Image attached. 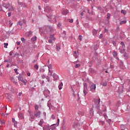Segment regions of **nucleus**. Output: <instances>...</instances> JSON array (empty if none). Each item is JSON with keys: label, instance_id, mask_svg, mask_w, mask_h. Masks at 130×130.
I'll return each instance as SVG.
<instances>
[{"label": "nucleus", "instance_id": "nucleus-64", "mask_svg": "<svg viewBox=\"0 0 130 130\" xmlns=\"http://www.w3.org/2000/svg\"><path fill=\"white\" fill-rule=\"evenodd\" d=\"M39 10H40L41 9V8L39 6Z\"/></svg>", "mask_w": 130, "mask_h": 130}, {"label": "nucleus", "instance_id": "nucleus-63", "mask_svg": "<svg viewBox=\"0 0 130 130\" xmlns=\"http://www.w3.org/2000/svg\"><path fill=\"white\" fill-rule=\"evenodd\" d=\"M45 77V75H43L42 78L44 79Z\"/></svg>", "mask_w": 130, "mask_h": 130}, {"label": "nucleus", "instance_id": "nucleus-49", "mask_svg": "<svg viewBox=\"0 0 130 130\" xmlns=\"http://www.w3.org/2000/svg\"><path fill=\"white\" fill-rule=\"evenodd\" d=\"M16 44H17L18 46L20 45V42H16Z\"/></svg>", "mask_w": 130, "mask_h": 130}, {"label": "nucleus", "instance_id": "nucleus-3", "mask_svg": "<svg viewBox=\"0 0 130 130\" xmlns=\"http://www.w3.org/2000/svg\"><path fill=\"white\" fill-rule=\"evenodd\" d=\"M83 93L86 95L88 93V86L87 83H83Z\"/></svg>", "mask_w": 130, "mask_h": 130}, {"label": "nucleus", "instance_id": "nucleus-42", "mask_svg": "<svg viewBox=\"0 0 130 130\" xmlns=\"http://www.w3.org/2000/svg\"><path fill=\"white\" fill-rule=\"evenodd\" d=\"M44 2H45V3H48L49 1V0H42Z\"/></svg>", "mask_w": 130, "mask_h": 130}, {"label": "nucleus", "instance_id": "nucleus-61", "mask_svg": "<svg viewBox=\"0 0 130 130\" xmlns=\"http://www.w3.org/2000/svg\"><path fill=\"white\" fill-rule=\"evenodd\" d=\"M4 62H8V60H5L4 61Z\"/></svg>", "mask_w": 130, "mask_h": 130}, {"label": "nucleus", "instance_id": "nucleus-15", "mask_svg": "<svg viewBox=\"0 0 130 130\" xmlns=\"http://www.w3.org/2000/svg\"><path fill=\"white\" fill-rule=\"evenodd\" d=\"M31 41H32L33 42H34V41H36V40H37V37H36V36L33 37L31 39Z\"/></svg>", "mask_w": 130, "mask_h": 130}, {"label": "nucleus", "instance_id": "nucleus-46", "mask_svg": "<svg viewBox=\"0 0 130 130\" xmlns=\"http://www.w3.org/2000/svg\"><path fill=\"white\" fill-rule=\"evenodd\" d=\"M73 22H74L73 19H71V20H70V21H69V22H70V23H73Z\"/></svg>", "mask_w": 130, "mask_h": 130}, {"label": "nucleus", "instance_id": "nucleus-50", "mask_svg": "<svg viewBox=\"0 0 130 130\" xmlns=\"http://www.w3.org/2000/svg\"><path fill=\"white\" fill-rule=\"evenodd\" d=\"M27 74L28 77L30 76V73L29 72H28Z\"/></svg>", "mask_w": 130, "mask_h": 130}, {"label": "nucleus", "instance_id": "nucleus-4", "mask_svg": "<svg viewBox=\"0 0 130 130\" xmlns=\"http://www.w3.org/2000/svg\"><path fill=\"white\" fill-rule=\"evenodd\" d=\"M18 80L21 81L23 83H24V85H26V83L27 82V80L24 79L23 78V76L22 75L19 74L18 77Z\"/></svg>", "mask_w": 130, "mask_h": 130}, {"label": "nucleus", "instance_id": "nucleus-14", "mask_svg": "<svg viewBox=\"0 0 130 130\" xmlns=\"http://www.w3.org/2000/svg\"><path fill=\"white\" fill-rule=\"evenodd\" d=\"M62 86H63V83H62V82H61V83L59 84V85L58 86L59 89V90H61Z\"/></svg>", "mask_w": 130, "mask_h": 130}, {"label": "nucleus", "instance_id": "nucleus-57", "mask_svg": "<svg viewBox=\"0 0 130 130\" xmlns=\"http://www.w3.org/2000/svg\"><path fill=\"white\" fill-rule=\"evenodd\" d=\"M81 15L83 16V12L81 13Z\"/></svg>", "mask_w": 130, "mask_h": 130}, {"label": "nucleus", "instance_id": "nucleus-39", "mask_svg": "<svg viewBox=\"0 0 130 130\" xmlns=\"http://www.w3.org/2000/svg\"><path fill=\"white\" fill-rule=\"evenodd\" d=\"M38 108H39L38 106V105H36V106H35V109H36V110H38Z\"/></svg>", "mask_w": 130, "mask_h": 130}, {"label": "nucleus", "instance_id": "nucleus-44", "mask_svg": "<svg viewBox=\"0 0 130 130\" xmlns=\"http://www.w3.org/2000/svg\"><path fill=\"white\" fill-rule=\"evenodd\" d=\"M107 82H105L103 84V85L105 86H107Z\"/></svg>", "mask_w": 130, "mask_h": 130}, {"label": "nucleus", "instance_id": "nucleus-54", "mask_svg": "<svg viewBox=\"0 0 130 130\" xmlns=\"http://www.w3.org/2000/svg\"><path fill=\"white\" fill-rule=\"evenodd\" d=\"M37 61V60L35 59L34 61H33V63H35Z\"/></svg>", "mask_w": 130, "mask_h": 130}, {"label": "nucleus", "instance_id": "nucleus-8", "mask_svg": "<svg viewBox=\"0 0 130 130\" xmlns=\"http://www.w3.org/2000/svg\"><path fill=\"white\" fill-rule=\"evenodd\" d=\"M41 115V112L40 111H35V116L36 117L39 118Z\"/></svg>", "mask_w": 130, "mask_h": 130}, {"label": "nucleus", "instance_id": "nucleus-53", "mask_svg": "<svg viewBox=\"0 0 130 130\" xmlns=\"http://www.w3.org/2000/svg\"><path fill=\"white\" fill-rule=\"evenodd\" d=\"M59 119H57V124H59Z\"/></svg>", "mask_w": 130, "mask_h": 130}, {"label": "nucleus", "instance_id": "nucleus-52", "mask_svg": "<svg viewBox=\"0 0 130 130\" xmlns=\"http://www.w3.org/2000/svg\"><path fill=\"white\" fill-rule=\"evenodd\" d=\"M103 34H101L100 36V38H102V37H103Z\"/></svg>", "mask_w": 130, "mask_h": 130}, {"label": "nucleus", "instance_id": "nucleus-35", "mask_svg": "<svg viewBox=\"0 0 130 130\" xmlns=\"http://www.w3.org/2000/svg\"><path fill=\"white\" fill-rule=\"evenodd\" d=\"M32 34V32L31 31H29L28 32V36H30V35Z\"/></svg>", "mask_w": 130, "mask_h": 130}, {"label": "nucleus", "instance_id": "nucleus-17", "mask_svg": "<svg viewBox=\"0 0 130 130\" xmlns=\"http://www.w3.org/2000/svg\"><path fill=\"white\" fill-rule=\"evenodd\" d=\"M113 55L114 57H116V56H117V53L116 52V51L113 52Z\"/></svg>", "mask_w": 130, "mask_h": 130}, {"label": "nucleus", "instance_id": "nucleus-34", "mask_svg": "<svg viewBox=\"0 0 130 130\" xmlns=\"http://www.w3.org/2000/svg\"><path fill=\"white\" fill-rule=\"evenodd\" d=\"M0 124L1 125H4L5 124V122H3L2 120H0Z\"/></svg>", "mask_w": 130, "mask_h": 130}, {"label": "nucleus", "instance_id": "nucleus-26", "mask_svg": "<svg viewBox=\"0 0 130 130\" xmlns=\"http://www.w3.org/2000/svg\"><path fill=\"white\" fill-rule=\"evenodd\" d=\"M18 5H19V6H20L21 7H23V4L22 3H21V2H18Z\"/></svg>", "mask_w": 130, "mask_h": 130}, {"label": "nucleus", "instance_id": "nucleus-37", "mask_svg": "<svg viewBox=\"0 0 130 130\" xmlns=\"http://www.w3.org/2000/svg\"><path fill=\"white\" fill-rule=\"evenodd\" d=\"M79 40L80 41H81V40H82V36L81 35H79Z\"/></svg>", "mask_w": 130, "mask_h": 130}, {"label": "nucleus", "instance_id": "nucleus-21", "mask_svg": "<svg viewBox=\"0 0 130 130\" xmlns=\"http://www.w3.org/2000/svg\"><path fill=\"white\" fill-rule=\"evenodd\" d=\"M50 129H51V127L50 126H47L44 129V130H50Z\"/></svg>", "mask_w": 130, "mask_h": 130}, {"label": "nucleus", "instance_id": "nucleus-13", "mask_svg": "<svg viewBox=\"0 0 130 130\" xmlns=\"http://www.w3.org/2000/svg\"><path fill=\"white\" fill-rule=\"evenodd\" d=\"M73 56L75 57V59H77L78 57V55L77 54L76 51H74V54H73Z\"/></svg>", "mask_w": 130, "mask_h": 130}, {"label": "nucleus", "instance_id": "nucleus-29", "mask_svg": "<svg viewBox=\"0 0 130 130\" xmlns=\"http://www.w3.org/2000/svg\"><path fill=\"white\" fill-rule=\"evenodd\" d=\"M48 68H49V70L52 69V66L51 64H49V65L48 66Z\"/></svg>", "mask_w": 130, "mask_h": 130}, {"label": "nucleus", "instance_id": "nucleus-2", "mask_svg": "<svg viewBox=\"0 0 130 130\" xmlns=\"http://www.w3.org/2000/svg\"><path fill=\"white\" fill-rule=\"evenodd\" d=\"M10 80L13 82V84L15 85H17L18 84V79L16 77H15L14 76H10Z\"/></svg>", "mask_w": 130, "mask_h": 130}, {"label": "nucleus", "instance_id": "nucleus-28", "mask_svg": "<svg viewBox=\"0 0 130 130\" xmlns=\"http://www.w3.org/2000/svg\"><path fill=\"white\" fill-rule=\"evenodd\" d=\"M49 73H50V76H52L53 72H52L50 69H49Z\"/></svg>", "mask_w": 130, "mask_h": 130}, {"label": "nucleus", "instance_id": "nucleus-6", "mask_svg": "<svg viewBox=\"0 0 130 130\" xmlns=\"http://www.w3.org/2000/svg\"><path fill=\"white\" fill-rule=\"evenodd\" d=\"M100 99L99 98V99H94V102L95 104V105H96L97 107L99 106V105H100Z\"/></svg>", "mask_w": 130, "mask_h": 130}, {"label": "nucleus", "instance_id": "nucleus-20", "mask_svg": "<svg viewBox=\"0 0 130 130\" xmlns=\"http://www.w3.org/2000/svg\"><path fill=\"white\" fill-rule=\"evenodd\" d=\"M8 24H9V26L10 27H11L12 26V25H13V23H12V22L11 21V20H9V21H8Z\"/></svg>", "mask_w": 130, "mask_h": 130}, {"label": "nucleus", "instance_id": "nucleus-56", "mask_svg": "<svg viewBox=\"0 0 130 130\" xmlns=\"http://www.w3.org/2000/svg\"><path fill=\"white\" fill-rule=\"evenodd\" d=\"M40 31L43 33V31H42V28H40Z\"/></svg>", "mask_w": 130, "mask_h": 130}, {"label": "nucleus", "instance_id": "nucleus-18", "mask_svg": "<svg viewBox=\"0 0 130 130\" xmlns=\"http://www.w3.org/2000/svg\"><path fill=\"white\" fill-rule=\"evenodd\" d=\"M126 23V20H123V21H121L120 22V25H122L123 24H125Z\"/></svg>", "mask_w": 130, "mask_h": 130}, {"label": "nucleus", "instance_id": "nucleus-62", "mask_svg": "<svg viewBox=\"0 0 130 130\" xmlns=\"http://www.w3.org/2000/svg\"><path fill=\"white\" fill-rule=\"evenodd\" d=\"M116 59H117V60H119V58L118 57H116Z\"/></svg>", "mask_w": 130, "mask_h": 130}, {"label": "nucleus", "instance_id": "nucleus-19", "mask_svg": "<svg viewBox=\"0 0 130 130\" xmlns=\"http://www.w3.org/2000/svg\"><path fill=\"white\" fill-rule=\"evenodd\" d=\"M4 48H8V46L9 45L8 43H4Z\"/></svg>", "mask_w": 130, "mask_h": 130}, {"label": "nucleus", "instance_id": "nucleus-25", "mask_svg": "<svg viewBox=\"0 0 130 130\" xmlns=\"http://www.w3.org/2000/svg\"><path fill=\"white\" fill-rule=\"evenodd\" d=\"M121 45L122 46V48L125 47L124 43L123 42H121Z\"/></svg>", "mask_w": 130, "mask_h": 130}, {"label": "nucleus", "instance_id": "nucleus-10", "mask_svg": "<svg viewBox=\"0 0 130 130\" xmlns=\"http://www.w3.org/2000/svg\"><path fill=\"white\" fill-rule=\"evenodd\" d=\"M18 117L20 119H24V114L22 113H19L18 114Z\"/></svg>", "mask_w": 130, "mask_h": 130}, {"label": "nucleus", "instance_id": "nucleus-30", "mask_svg": "<svg viewBox=\"0 0 130 130\" xmlns=\"http://www.w3.org/2000/svg\"><path fill=\"white\" fill-rule=\"evenodd\" d=\"M43 124V121L41 120L40 122L39 123V125L42 126V125Z\"/></svg>", "mask_w": 130, "mask_h": 130}, {"label": "nucleus", "instance_id": "nucleus-1", "mask_svg": "<svg viewBox=\"0 0 130 130\" xmlns=\"http://www.w3.org/2000/svg\"><path fill=\"white\" fill-rule=\"evenodd\" d=\"M3 8L2 9V11L5 12V8L6 9H8V11H14V8L12 6V5H10L9 3L6 4V3H3Z\"/></svg>", "mask_w": 130, "mask_h": 130}, {"label": "nucleus", "instance_id": "nucleus-41", "mask_svg": "<svg viewBox=\"0 0 130 130\" xmlns=\"http://www.w3.org/2000/svg\"><path fill=\"white\" fill-rule=\"evenodd\" d=\"M47 79L48 82H50V78L49 76L47 77Z\"/></svg>", "mask_w": 130, "mask_h": 130}, {"label": "nucleus", "instance_id": "nucleus-45", "mask_svg": "<svg viewBox=\"0 0 130 130\" xmlns=\"http://www.w3.org/2000/svg\"><path fill=\"white\" fill-rule=\"evenodd\" d=\"M51 117L53 120L55 119V117L53 115H52Z\"/></svg>", "mask_w": 130, "mask_h": 130}, {"label": "nucleus", "instance_id": "nucleus-40", "mask_svg": "<svg viewBox=\"0 0 130 130\" xmlns=\"http://www.w3.org/2000/svg\"><path fill=\"white\" fill-rule=\"evenodd\" d=\"M34 118H35V117H34V116H31V117H30V120H31V121H32V120L34 119Z\"/></svg>", "mask_w": 130, "mask_h": 130}, {"label": "nucleus", "instance_id": "nucleus-22", "mask_svg": "<svg viewBox=\"0 0 130 130\" xmlns=\"http://www.w3.org/2000/svg\"><path fill=\"white\" fill-rule=\"evenodd\" d=\"M80 66H81V64L80 63L76 64H75V68H78L80 67Z\"/></svg>", "mask_w": 130, "mask_h": 130}, {"label": "nucleus", "instance_id": "nucleus-24", "mask_svg": "<svg viewBox=\"0 0 130 130\" xmlns=\"http://www.w3.org/2000/svg\"><path fill=\"white\" fill-rule=\"evenodd\" d=\"M14 72L17 74V75L19 74V73L18 72V69H14Z\"/></svg>", "mask_w": 130, "mask_h": 130}, {"label": "nucleus", "instance_id": "nucleus-9", "mask_svg": "<svg viewBox=\"0 0 130 130\" xmlns=\"http://www.w3.org/2000/svg\"><path fill=\"white\" fill-rule=\"evenodd\" d=\"M52 28L51 27L48 26H47V27H46V29H45V31L48 32H49V31H52Z\"/></svg>", "mask_w": 130, "mask_h": 130}, {"label": "nucleus", "instance_id": "nucleus-47", "mask_svg": "<svg viewBox=\"0 0 130 130\" xmlns=\"http://www.w3.org/2000/svg\"><path fill=\"white\" fill-rule=\"evenodd\" d=\"M12 15V13H8V17H10V16H11Z\"/></svg>", "mask_w": 130, "mask_h": 130}, {"label": "nucleus", "instance_id": "nucleus-5", "mask_svg": "<svg viewBox=\"0 0 130 130\" xmlns=\"http://www.w3.org/2000/svg\"><path fill=\"white\" fill-rule=\"evenodd\" d=\"M96 90V84H94V83H92L91 85L90 86V90L92 92H94Z\"/></svg>", "mask_w": 130, "mask_h": 130}, {"label": "nucleus", "instance_id": "nucleus-59", "mask_svg": "<svg viewBox=\"0 0 130 130\" xmlns=\"http://www.w3.org/2000/svg\"><path fill=\"white\" fill-rule=\"evenodd\" d=\"M90 111H93V108H91V109L90 110Z\"/></svg>", "mask_w": 130, "mask_h": 130}, {"label": "nucleus", "instance_id": "nucleus-23", "mask_svg": "<svg viewBox=\"0 0 130 130\" xmlns=\"http://www.w3.org/2000/svg\"><path fill=\"white\" fill-rule=\"evenodd\" d=\"M121 13H123L124 14V15H125L126 13V12L125 10H121Z\"/></svg>", "mask_w": 130, "mask_h": 130}, {"label": "nucleus", "instance_id": "nucleus-60", "mask_svg": "<svg viewBox=\"0 0 130 130\" xmlns=\"http://www.w3.org/2000/svg\"><path fill=\"white\" fill-rule=\"evenodd\" d=\"M87 10L88 13H89V9H87Z\"/></svg>", "mask_w": 130, "mask_h": 130}, {"label": "nucleus", "instance_id": "nucleus-32", "mask_svg": "<svg viewBox=\"0 0 130 130\" xmlns=\"http://www.w3.org/2000/svg\"><path fill=\"white\" fill-rule=\"evenodd\" d=\"M35 68L36 69V70H38L39 69V67L37 64H35Z\"/></svg>", "mask_w": 130, "mask_h": 130}, {"label": "nucleus", "instance_id": "nucleus-11", "mask_svg": "<svg viewBox=\"0 0 130 130\" xmlns=\"http://www.w3.org/2000/svg\"><path fill=\"white\" fill-rule=\"evenodd\" d=\"M12 122L14 123V126L16 127L17 126V122L16 121L15 118H12Z\"/></svg>", "mask_w": 130, "mask_h": 130}, {"label": "nucleus", "instance_id": "nucleus-33", "mask_svg": "<svg viewBox=\"0 0 130 130\" xmlns=\"http://www.w3.org/2000/svg\"><path fill=\"white\" fill-rule=\"evenodd\" d=\"M8 114H7V113H6V114L4 115V113L1 114L2 116H3L4 117H7V115H8Z\"/></svg>", "mask_w": 130, "mask_h": 130}, {"label": "nucleus", "instance_id": "nucleus-48", "mask_svg": "<svg viewBox=\"0 0 130 130\" xmlns=\"http://www.w3.org/2000/svg\"><path fill=\"white\" fill-rule=\"evenodd\" d=\"M54 75H55V76H56V78H58V76H57L56 74H54V75H53V77H54V78H55V76H54Z\"/></svg>", "mask_w": 130, "mask_h": 130}, {"label": "nucleus", "instance_id": "nucleus-43", "mask_svg": "<svg viewBox=\"0 0 130 130\" xmlns=\"http://www.w3.org/2000/svg\"><path fill=\"white\" fill-rule=\"evenodd\" d=\"M113 44L114 46H116V42H113Z\"/></svg>", "mask_w": 130, "mask_h": 130}, {"label": "nucleus", "instance_id": "nucleus-51", "mask_svg": "<svg viewBox=\"0 0 130 130\" xmlns=\"http://www.w3.org/2000/svg\"><path fill=\"white\" fill-rule=\"evenodd\" d=\"M21 40V41H24V40H25V39H24V38H22Z\"/></svg>", "mask_w": 130, "mask_h": 130}, {"label": "nucleus", "instance_id": "nucleus-12", "mask_svg": "<svg viewBox=\"0 0 130 130\" xmlns=\"http://www.w3.org/2000/svg\"><path fill=\"white\" fill-rule=\"evenodd\" d=\"M51 8L50 7H46L45 8V11L47 12H50Z\"/></svg>", "mask_w": 130, "mask_h": 130}, {"label": "nucleus", "instance_id": "nucleus-55", "mask_svg": "<svg viewBox=\"0 0 130 130\" xmlns=\"http://www.w3.org/2000/svg\"><path fill=\"white\" fill-rule=\"evenodd\" d=\"M9 67H10V64H8L7 65V68H9Z\"/></svg>", "mask_w": 130, "mask_h": 130}, {"label": "nucleus", "instance_id": "nucleus-36", "mask_svg": "<svg viewBox=\"0 0 130 130\" xmlns=\"http://www.w3.org/2000/svg\"><path fill=\"white\" fill-rule=\"evenodd\" d=\"M18 25L22 26L23 25V23H22V22H18Z\"/></svg>", "mask_w": 130, "mask_h": 130}, {"label": "nucleus", "instance_id": "nucleus-31", "mask_svg": "<svg viewBox=\"0 0 130 130\" xmlns=\"http://www.w3.org/2000/svg\"><path fill=\"white\" fill-rule=\"evenodd\" d=\"M92 32L93 34L96 35L97 34V30H92Z\"/></svg>", "mask_w": 130, "mask_h": 130}, {"label": "nucleus", "instance_id": "nucleus-27", "mask_svg": "<svg viewBox=\"0 0 130 130\" xmlns=\"http://www.w3.org/2000/svg\"><path fill=\"white\" fill-rule=\"evenodd\" d=\"M107 18L109 19L111 17V14L110 13H108L107 14Z\"/></svg>", "mask_w": 130, "mask_h": 130}, {"label": "nucleus", "instance_id": "nucleus-38", "mask_svg": "<svg viewBox=\"0 0 130 130\" xmlns=\"http://www.w3.org/2000/svg\"><path fill=\"white\" fill-rule=\"evenodd\" d=\"M14 54V52H13V51H11L10 52V56H12V55Z\"/></svg>", "mask_w": 130, "mask_h": 130}, {"label": "nucleus", "instance_id": "nucleus-58", "mask_svg": "<svg viewBox=\"0 0 130 130\" xmlns=\"http://www.w3.org/2000/svg\"><path fill=\"white\" fill-rule=\"evenodd\" d=\"M21 95H22V93H19L18 94V95H19V96H21Z\"/></svg>", "mask_w": 130, "mask_h": 130}, {"label": "nucleus", "instance_id": "nucleus-7", "mask_svg": "<svg viewBox=\"0 0 130 130\" xmlns=\"http://www.w3.org/2000/svg\"><path fill=\"white\" fill-rule=\"evenodd\" d=\"M52 41H55V38H54L53 35H51L50 37V39L48 40V43H52Z\"/></svg>", "mask_w": 130, "mask_h": 130}, {"label": "nucleus", "instance_id": "nucleus-16", "mask_svg": "<svg viewBox=\"0 0 130 130\" xmlns=\"http://www.w3.org/2000/svg\"><path fill=\"white\" fill-rule=\"evenodd\" d=\"M69 13V11L67 10H63L62 13L64 14V15H67L68 13Z\"/></svg>", "mask_w": 130, "mask_h": 130}]
</instances>
